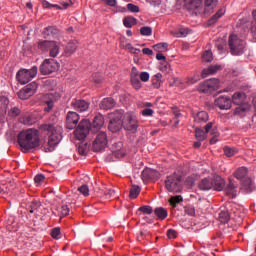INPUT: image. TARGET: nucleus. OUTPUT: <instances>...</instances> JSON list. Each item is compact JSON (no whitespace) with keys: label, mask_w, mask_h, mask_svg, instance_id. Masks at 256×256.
Segmentation results:
<instances>
[{"label":"nucleus","mask_w":256,"mask_h":256,"mask_svg":"<svg viewBox=\"0 0 256 256\" xmlns=\"http://www.w3.org/2000/svg\"><path fill=\"white\" fill-rule=\"evenodd\" d=\"M17 141L24 153L31 151V149H37V147L41 145L39 132L37 129L33 128L21 131L18 134Z\"/></svg>","instance_id":"f257e3e1"},{"label":"nucleus","mask_w":256,"mask_h":256,"mask_svg":"<svg viewBox=\"0 0 256 256\" xmlns=\"http://www.w3.org/2000/svg\"><path fill=\"white\" fill-rule=\"evenodd\" d=\"M198 189L200 191H223L225 189V180L219 175H215L212 178L206 177L199 181Z\"/></svg>","instance_id":"f03ea898"},{"label":"nucleus","mask_w":256,"mask_h":256,"mask_svg":"<svg viewBox=\"0 0 256 256\" xmlns=\"http://www.w3.org/2000/svg\"><path fill=\"white\" fill-rule=\"evenodd\" d=\"M40 129L42 131H48L50 133L48 138V147L46 149V153H51L56 147V145H59L61 143V140L63 139V136L61 135V130L55 128L52 124H42L40 126Z\"/></svg>","instance_id":"7ed1b4c3"},{"label":"nucleus","mask_w":256,"mask_h":256,"mask_svg":"<svg viewBox=\"0 0 256 256\" xmlns=\"http://www.w3.org/2000/svg\"><path fill=\"white\" fill-rule=\"evenodd\" d=\"M38 49L49 51V56L55 59L61 53V42L44 40L38 43Z\"/></svg>","instance_id":"20e7f679"},{"label":"nucleus","mask_w":256,"mask_h":256,"mask_svg":"<svg viewBox=\"0 0 256 256\" xmlns=\"http://www.w3.org/2000/svg\"><path fill=\"white\" fill-rule=\"evenodd\" d=\"M165 187L170 193H179L183 189L181 186V176L179 174H172L165 180Z\"/></svg>","instance_id":"39448f33"},{"label":"nucleus","mask_w":256,"mask_h":256,"mask_svg":"<svg viewBox=\"0 0 256 256\" xmlns=\"http://www.w3.org/2000/svg\"><path fill=\"white\" fill-rule=\"evenodd\" d=\"M35 77H37V66L31 69H20L16 74V79L21 85H27Z\"/></svg>","instance_id":"423d86ee"},{"label":"nucleus","mask_w":256,"mask_h":256,"mask_svg":"<svg viewBox=\"0 0 256 256\" xmlns=\"http://www.w3.org/2000/svg\"><path fill=\"white\" fill-rule=\"evenodd\" d=\"M228 43L233 55H243L245 53V41L239 39L237 35H230Z\"/></svg>","instance_id":"0eeeda50"},{"label":"nucleus","mask_w":256,"mask_h":256,"mask_svg":"<svg viewBox=\"0 0 256 256\" xmlns=\"http://www.w3.org/2000/svg\"><path fill=\"white\" fill-rule=\"evenodd\" d=\"M109 125H108V129L112 132V133H117V131H119V129H121L123 127V113H121L120 111H116L114 113H111L109 115Z\"/></svg>","instance_id":"6e6552de"},{"label":"nucleus","mask_w":256,"mask_h":256,"mask_svg":"<svg viewBox=\"0 0 256 256\" xmlns=\"http://www.w3.org/2000/svg\"><path fill=\"white\" fill-rule=\"evenodd\" d=\"M109 125H108V129L112 132V133H117V131H119V129H121L123 127V113H121L120 111H116L114 113H111L109 115Z\"/></svg>","instance_id":"1a4fd4ad"},{"label":"nucleus","mask_w":256,"mask_h":256,"mask_svg":"<svg viewBox=\"0 0 256 256\" xmlns=\"http://www.w3.org/2000/svg\"><path fill=\"white\" fill-rule=\"evenodd\" d=\"M122 127L125 129V131L136 133L139 127V121L137 120V117L133 116L132 114H125L122 120Z\"/></svg>","instance_id":"9d476101"},{"label":"nucleus","mask_w":256,"mask_h":256,"mask_svg":"<svg viewBox=\"0 0 256 256\" xmlns=\"http://www.w3.org/2000/svg\"><path fill=\"white\" fill-rule=\"evenodd\" d=\"M89 129H91V122L87 119H83L79 124L74 135L78 141H83L89 135Z\"/></svg>","instance_id":"9b49d317"},{"label":"nucleus","mask_w":256,"mask_h":256,"mask_svg":"<svg viewBox=\"0 0 256 256\" xmlns=\"http://www.w3.org/2000/svg\"><path fill=\"white\" fill-rule=\"evenodd\" d=\"M217 89H219V79L217 78L208 79L198 86L200 93H213Z\"/></svg>","instance_id":"f8f14e48"},{"label":"nucleus","mask_w":256,"mask_h":256,"mask_svg":"<svg viewBox=\"0 0 256 256\" xmlns=\"http://www.w3.org/2000/svg\"><path fill=\"white\" fill-rule=\"evenodd\" d=\"M108 143L109 140L107 139V133L99 132L92 144L93 151L96 153H99V151H104Z\"/></svg>","instance_id":"ddd939ff"},{"label":"nucleus","mask_w":256,"mask_h":256,"mask_svg":"<svg viewBox=\"0 0 256 256\" xmlns=\"http://www.w3.org/2000/svg\"><path fill=\"white\" fill-rule=\"evenodd\" d=\"M55 71H59V64L54 59H45L40 66L42 75H51Z\"/></svg>","instance_id":"4468645a"},{"label":"nucleus","mask_w":256,"mask_h":256,"mask_svg":"<svg viewBox=\"0 0 256 256\" xmlns=\"http://www.w3.org/2000/svg\"><path fill=\"white\" fill-rule=\"evenodd\" d=\"M43 103L46 105L44 107V111L49 113L55 107V103H57V96L53 93L45 94L43 97Z\"/></svg>","instance_id":"2eb2a0df"},{"label":"nucleus","mask_w":256,"mask_h":256,"mask_svg":"<svg viewBox=\"0 0 256 256\" xmlns=\"http://www.w3.org/2000/svg\"><path fill=\"white\" fill-rule=\"evenodd\" d=\"M80 116L77 112L69 111L66 116V127L71 131L77 127V123H79Z\"/></svg>","instance_id":"dca6fc26"},{"label":"nucleus","mask_w":256,"mask_h":256,"mask_svg":"<svg viewBox=\"0 0 256 256\" xmlns=\"http://www.w3.org/2000/svg\"><path fill=\"white\" fill-rule=\"evenodd\" d=\"M130 83L133 89L136 91H139V89L142 87L141 80H139V70H137V67H132L131 69Z\"/></svg>","instance_id":"f3484780"},{"label":"nucleus","mask_w":256,"mask_h":256,"mask_svg":"<svg viewBox=\"0 0 256 256\" xmlns=\"http://www.w3.org/2000/svg\"><path fill=\"white\" fill-rule=\"evenodd\" d=\"M90 103L85 100H73L71 102L72 109H75V111H79V113H85V111H89Z\"/></svg>","instance_id":"a211bd4d"},{"label":"nucleus","mask_w":256,"mask_h":256,"mask_svg":"<svg viewBox=\"0 0 256 256\" xmlns=\"http://www.w3.org/2000/svg\"><path fill=\"white\" fill-rule=\"evenodd\" d=\"M216 107H219L221 110L231 109L232 100L229 96H220L215 100Z\"/></svg>","instance_id":"6ab92c4d"},{"label":"nucleus","mask_w":256,"mask_h":256,"mask_svg":"<svg viewBox=\"0 0 256 256\" xmlns=\"http://www.w3.org/2000/svg\"><path fill=\"white\" fill-rule=\"evenodd\" d=\"M161 174L159 171L151 168H146L142 171V179L148 181V179H159Z\"/></svg>","instance_id":"aec40b11"},{"label":"nucleus","mask_w":256,"mask_h":256,"mask_svg":"<svg viewBox=\"0 0 256 256\" xmlns=\"http://www.w3.org/2000/svg\"><path fill=\"white\" fill-rule=\"evenodd\" d=\"M112 153L117 159L125 157V149H123V142H114L112 144Z\"/></svg>","instance_id":"412c9836"},{"label":"nucleus","mask_w":256,"mask_h":256,"mask_svg":"<svg viewBox=\"0 0 256 256\" xmlns=\"http://www.w3.org/2000/svg\"><path fill=\"white\" fill-rule=\"evenodd\" d=\"M222 67L221 65H211L208 68H205L201 72L202 79H205L209 77V75H215L217 71H221Z\"/></svg>","instance_id":"4be33fe9"},{"label":"nucleus","mask_w":256,"mask_h":256,"mask_svg":"<svg viewBox=\"0 0 256 256\" xmlns=\"http://www.w3.org/2000/svg\"><path fill=\"white\" fill-rule=\"evenodd\" d=\"M217 5H219V0H205L204 1L205 15H209L210 13H213Z\"/></svg>","instance_id":"5701e85b"},{"label":"nucleus","mask_w":256,"mask_h":256,"mask_svg":"<svg viewBox=\"0 0 256 256\" xmlns=\"http://www.w3.org/2000/svg\"><path fill=\"white\" fill-rule=\"evenodd\" d=\"M56 35H59V30L55 26H48L44 28L43 37L44 39H53Z\"/></svg>","instance_id":"b1692460"},{"label":"nucleus","mask_w":256,"mask_h":256,"mask_svg":"<svg viewBox=\"0 0 256 256\" xmlns=\"http://www.w3.org/2000/svg\"><path fill=\"white\" fill-rule=\"evenodd\" d=\"M247 167H240L233 173L234 177L238 179L239 181H243V179H246L247 183H251V179H247Z\"/></svg>","instance_id":"393cba45"},{"label":"nucleus","mask_w":256,"mask_h":256,"mask_svg":"<svg viewBox=\"0 0 256 256\" xmlns=\"http://www.w3.org/2000/svg\"><path fill=\"white\" fill-rule=\"evenodd\" d=\"M115 105H116V102L113 98H104L100 103V109L109 111V109H113Z\"/></svg>","instance_id":"a878e982"},{"label":"nucleus","mask_w":256,"mask_h":256,"mask_svg":"<svg viewBox=\"0 0 256 256\" xmlns=\"http://www.w3.org/2000/svg\"><path fill=\"white\" fill-rule=\"evenodd\" d=\"M79 42H77V40H73L67 43L65 49H64V53L65 55H73V53H75V51H77V45Z\"/></svg>","instance_id":"bb28decb"},{"label":"nucleus","mask_w":256,"mask_h":256,"mask_svg":"<svg viewBox=\"0 0 256 256\" xmlns=\"http://www.w3.org/2000/svg\"><path fill=\"white\" fill-rule=\"evenodd\" d=\"M224 191L226 195H228V197H232V199H234V197H237V186H235L233 181L229 182V184L225 187Z\"/></svg>","instance_id":"cd10ccee"},{"label":"nucleus","mask_w":256,"mask_h":256,"mask_svg":"<svg viewBox=\"0 0 256 256\" xmlns=\"http://www.w3.org/2000/svg\"><path fill=\"white\" fill-rule=\"evenodd\" d=\"M246 98L247 96L245 95V93L236 92L232 96V103H234V105H243Z\"/></svg>","instance_id":"c85d7f7f"},{"label":"nucleus","mask_w":256,"mask_h":256,"mask_svg":"<svg viewBox=\"0 0 256 256\" xmlns=\"http://www.w3.org/2000/svg\"><path fill=\"white\" fill-rule=\"evenodd\" d=\"M225 15V9L220 8L209 20H208V25H215Z\"/></svg>","instance_id":"c756f323"},{"label":"nucleus","mask_w":256,"mask_h":256,"mask_svg":"<svg viewBox=\"0 0 256 256\" xmlns=\"http://www.w3.org/2000/svg\"><path fill=\"white\" fill-rule=\"evenodd\" d=\"M103 125H105V120L103 118L102 114H97L92 122V127L94 129H101V127H103Z\"/></svg>","instance_id":"7c9ffc66"},{"label":"nucleus","mask_w":256,"mask_h":256,"mask_svg":"<svg viewBox=\"0 0 256 256\" xmlns=\"http://www.w3.org/2000/svg\"><path fill=\"white\" fill-rule=\"evenodd\" d=\"M120 45L123 49L129 51V53H132L133 55H139V53H141V50L139 48L133 47V45L129 42H121Z\"/></svg>","instance_id":"2f4dec72"},{"label":"nucleus","mask_w":256,"mask_h":256,"mask_svg":"<svg viewBox=\"0 0 256 256\" xmlns=\"http://www.w3.org/2000/svg\"><path fill=\"white\" fill-rule=\"evenodd\" d=\"M194 119L196 123H207L209 121V114L205 111H200L194 116Z\"/></svg>","instance_id":"473e14b6"},{"label":"nucleus","mask_w":256,"mask_h":256,"mask_svg":"<svg viewBox=\"0 0 256 256\" xmlns=\"http://www.w3.org/2000/svg\"><path fill=\"white\" fill-rule=\"evenodd\" d=\"M123 25L127 29H131V27H134V25H137V20L133 16H127L123 19Z\"/></svg>","instance_id":"72a5a7b5"},{"label":"nucleus","mask_w":256,"mask_h":256,"mask_svg":"<svg viewBox=\"0 0 256 256\" xmlns=\"http://www.w3.org/2000/svg\"><path fill=\"white\" fill-rule=\"evenodd\" d=\"M154 215L160 219V221H163L167 219V209L163 207H158L154 210Z\"/></svg>","instance_id":"f704fd0d"},{"label":"nucleus","mask_w":256,"mask_h":256,"mask_svg":"<svg viewBox=\"0 0 256 256\" xmlns=\"http://www.w3.org/2000/svg\"><path fill=\"white\" fill-rule=\"evenodd\" d=\"M39 85L37 84V82H32L30 84H27L24 89L29 93V95L31 97H33L34 93H37V89H38Z\"/></svg>","instance_id":"c9c22d12"},{"label":"nucleus","mask_w":256,"mask_h":256,"mask_svg":"<svg viewBox=\"0 0 256 256\" xmlns=\"http://www.w3.org/2000/svg\"><path fill=\"white\" fill-rule=\"evenodd\" d=\"M161 79H163V75L161 73H157L152 78V87L154 89H159L161 87Z\"/></svg>","instance_id":"e433bc0d"},{"label":"nucleus","mask_w":256,"mask_h":256,"mask_svg":"<svg viewBox=\"0 0 256 256\" xmlns=\"http://www.w3.org/2000/svg\"><path fill=\"white\" fill-rule=\"evenodd\" d=\"M248 111H249V106H238L234 110V115H238V117H245Z\"/></svg>","instance_id":"4c0bfd02"},{"label":"nucleus","mask_w":256,"mask_h":256,"mask_svg":"<svg viewBox=\"0 0 256 256\" xmlns=\"http://www.w3.org/2000/svg\"><path fill=\"white\" fill-rule=\"evenodd\" d=\"M139 193H141V187L133 185L129 193L130 199H137V197H139Z\"/></svg>","instance_id":"58836bf2"},{"label":"nucleus","mask_w":256,"mask_h":256,"mask_svg":"<svg viewBox=\"0 0 256 256\" xmlns=\"http://www.w3.org/2000/svg\"><path fill=\"white\" fill-rule=\"evenodd\" d=\"M195 137L198 141H205V139H207V134L205 131H203V129L196 128Z\"/></svg>","instance_id":"ea45409f"},{"label":"nucleus","mask_w":256,"mask_h":256,"mask_svg":"<svg viewBox=\"0 0 256 256\" xmlns=\"http://www.w3.org/2000/svg\"><path fill=\"white\" fill-rule=\"evenodd\" d=\"M220 223H229V219H230V216H229V212L227 211H221L219 213V217H218Z\"/></svg>","instance_id":"a19ab883"},{"label":"nucleus","mask_w":256,"mask_h":256,"mask_svg":"<svg viewBox=\"0 0 256 256\" xmlns=\"http://www.w3.org/2000/svg\"><path fill=\"white\" fill-rule=\"evenodd\" d=\"M183 202V196L178 195V196H172L169 199V203L170 205H172L173 207H177V205H179V203Z\"/></svg>","instance_id":"79ce46f5"},{"label":"nucleus","mask_w":256,"mask_h":256,"mask_svg":"<svg viewBox=\"0 0 256 256\" xmlns=\"http://www.w3.org/2000/svg\"><path fill=\"white\" fill-rule=\"evenodd\" d=\"M28 207L30 209V213H35V211H37L38 208L41 207V202L33 200L30 203H28Z\"/></svg>","instance_id":"37998d69"},{"label":"nucleus","mask_w":256,"mask_h":256,"mask_svg":"<svg viewBox=\"0 0 256 256\" xmlns=\"http://www.w3.org/2000/svg\"><path fill=\"white\" fill-rule=\"evenodd\" d=\"M59 217H67L69 215V206L63 205L57 209Z\"/></svg>","instance_id":"c03bdc74"},{"label":"nucleus","mask_w":256,"mask_h":256,"mask_svg":"<svg viewBox=\"0 0 256 256\" xmlns=\"http://www.w3.org/2000/svg\"><path fill=\"white\" fill-rule=\"evenodd\" d=\"M202 61L205 63H211V61H213V52L206 50L202 55Z\"/></svg>","instance_id":"a18cd8bd"},{"label":"nucleus","mask_w":256,"mask_h":256,"mask_svg":"<svg viewBox=\"0 0 256 256\" xmlns=\"http://www.w3.org/2000/svg\"><path fill=\"white\" fill-rule=\"evenodd\" d=\"M199 74H193L192 76H189L186 78V83L187 85H195V83H197V81H199Z\"/></svg>","instance_id":"49530a36"},{"label":"nucleus","mask_w":256,"mask_h":256,"mask_svg":"<svg viewBox=\"0 0 256 256\" xmlns=\"http://www.w3.org/2000/svg\"><path fill=\"white\" fill-rule=\"evenodd\" d=\"M78 153L79 155H87V153H89V146L87 143H81L78 146Z\"/></svg>","instance_id":"de8ad7c7"},{"label":"nucleus","mask_w":256,"mask_h":256,"mask_svg":"<svg viewBox=\"0 0 256 256\" xmlns=\"http://www.w3.org/2000/svg\"><path fill=\"white\" fill-rule=\"evenodd\" d=\"M168 47H169V44L167 42H162V43L155 44L153 46V49H155V51H167Z\"/></svg>","instance_id":"09e8293b"},{"label":"nucleus","mask_w":256,"mask_h":256,"mask_svg":"<svg viewBox=\"0 0 256 256\" xmlns=\"http://www.w3.org/2000/svg\"><path fill=\"white\" fill-rule=\"evenodd\" d=\"M140 34L146 37H150L153 34V29L149 26H144L140 28Z\"/></svg>","instance_id":"8fccbe9b"},{"label":"nucleus","mask_w":256,"mask_h":256,"mask_svg":"<svg viewBox=\"0 0 256 256\" xmlns=\"http://www.w3.org/2000/svg\"><path fill=\"white\" fill-rule=\"evenodd\" d=\"M138 211H141V213H144V215H151L153 213V207L144 205L140 207Z\"/></svg>","instance_id":"3c124183"},{"label":"nucleus","mask_w":256,"mask_h":256,"mask_svg":"<svg viewBox=\"0 0 256 256\" xmlns=\"http://www.w3.org/2000/svg\"><path fill=\"white\" fill-rule=\"evenodd\" d=\"M9 117H19L21 110L18 107H13L8 111Z\"/></svg>","instance_id":"603ef678"},{"label":"nucleus","mask_w":256,"mask_h":256,"mask_svg":"<svg viewBox=\"0 0 256 256\" xmlns=\"http://www.w3.org/2000/svg\"><path fill=\"white\" fill-rule=\"evenodd\" d=\"M18 97H19V99H22L23 101H25V99H29V97H31V96L29 95L27 90L25 88H23L18 92Z\"/></svg>","instance_id":"864d4df0"},{"label":"nucleus","mask_w":256,"mask_h":256,"mask_svg":"<svg viewBox=\"0 0 256 256\" xmlns=\"http://www.w3.org/2000/svg\"><path fill=\"white\" fill-rule=\"evenodd\" d=\"M236 150L234 148L231 147H224V155H226V157H233V155H235Z\"/></svg>","instance_id":"5fc2aeb1"},{"label":"nucleus","mask_w":256,"mask_h":256,"mask_svg":"<svg viewBox=\"0 0 256 256\" xmlns=\"http://www.w3.org/2000/svg\"><path fill=\"white\" fill-rule=\"evenodd\" d=\"M53 239H61V228H53L51 232Z\"/></svg>","instance_id":"6e6d98bb"},{"label":"nucleus","mask_w":256,"mask_h":256,"mask_svg":"<svg viewBox=\"0 0 256 256\" xmlns=\"http://www.w3.org/2000/svg\"><path fill=\"white\" fill-rule=\"evenodd\" d=\"M184 212L186 215H189L190 217H195V207L193 206H186L184 208Z\"/></svg>","instance_id":"4d7b16f0"},{"label":"nucleus","mask_w":256,"mask_h":256,"mask_svg":"<svg viewBox=\"0 0 256 256\" xmlns=\"http://www.w3.org/2000/svg\"><path fill=\"white\" fill-rule=\"evenodd\" d=\"M127 9L128 11H130L131 13H139V6L133 4V3H129L127 4Z\"/></svg>","instance_id":"13d9d810"},{"label":"nucleus","mask_w":256,"mask_h":256,"mask_svg":"<svg viewBox=\"0 0 256 256\" xmlns=\"http://www.w3.org/2000/svg\"><path fill=\"white\" fill-rule=\"evenodd\" d=\"M78 191L84 195V197H87L89 195V186L87 185H82L78 188Z\"/></svg>","instance_id":"bf43d9fd"},{"label":"nucleus","mask_w":256,"mask_h":256,"mask_svg":"<svg viewBox=\"0 0 256 256\" xmlns=\"http://www.w3.org/2000/svg\"><path fill=\"white\" fill-rule=\"evenodd\" d=\"M0 105L2 109H7V106L9 105V99H7L5 96L0 97Z\"/></svg>","instance_id":"052dcab7"},{"label":"nucleus","mask_w":256,"mask_h":256,"mask_svg":"<svg viewBox=\"0 0 256 256\" xmlns=\"http://www.w3.org/2000/svg\"><path fill=\"white\" fill-rule=\"evenodd\" d=\"M192 9H199L203 5V0H191Z\"/></svg>","instance_id":"680f3d73"},{"label":"nucleus","mask_w":256,"mask_h":256,"mask_svg":"<svg viewBox=\"0 0 256 256\" xmlns=\"http://www.w3.org/2000/svg\"><path fill=\"white\" fill-rule=\"evenodd\" d=\"M185 185L186 187H193V185H195V178L190 176V177H187L186 180H185Z\"/></svg>","instance_id":"e2e57ef3"},{"label":"nucleus","mask_w":256,"mask_h":256,"mask_svg":"<svg viewBox=\"0 0 256 256\" xmlns=\"http://www.w3.org/2000/svg\"><path fill=\"white\" fill-rule=\"evenodd\" d=\"M139 77H140V80L143 83H147V81H149V74H148V72H141Z\"/></svg>","instance_id":"0e129e2a"},{"label":"nucleus","mask_w":256,"mask_h":256,"mask_svg":"<svg viewBox=\"0 0 256 256\" xmlns=\"http://www.w3.org/2000/svg\"><path fill=\"white\" fill-rule=\"evenodd\" d=\"M143 117H152L153 116V109L145 108L142 110Z\"/></svg>","instance_id":"69168bd1"},{"label":"nucleus","mask_w":256,"mask_h":256,"mask_svg":"<svg viewBox=\"0 0 256 256\" xmlns=\"http://www.w3.org/2000/svg\"><path fill=\"white\" fill-rule=\"evenodd\" d=\"M167 237H168V239H175L177 237V231H175L173 229H169L167 231Z\"/></svg>","instance_id":"338daca9"},{"label":"nucleus","mask_w":256,"mask_h":256,"mask_svg":"<svg viewBox=\"0 0 256 256\" xmlns=\"http://www.w3.org/2000/svg\"><path fill=\"white\" fill-rule=\"evenodd\" d=\"M105 196H106V199H113V197H115V190H113V189H108V190L105 192Z\"/></svg>","instance_id":"774afa93"}]
</instances>
